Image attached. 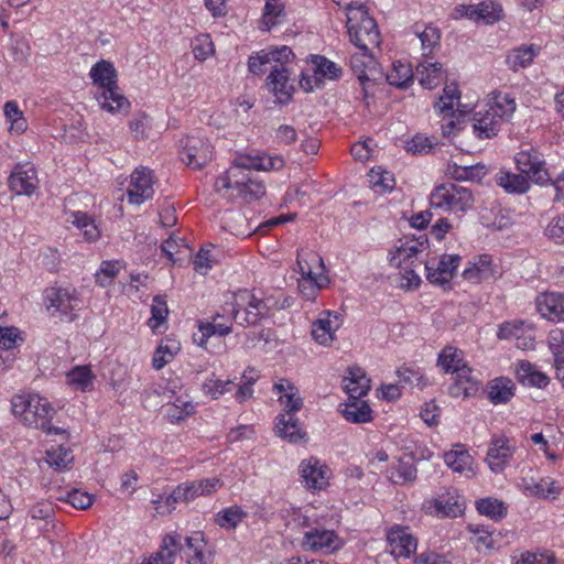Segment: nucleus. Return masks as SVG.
<instances>
[{
	"label": "nucleus",
	"mask_w": 564,
	"mask_h": 564,
	"mask_svg": "<svg viewBox=\"0 0 564 564\" xmlns=\"http://www.w3.org/2000/svg\"><path fill=\"white\" fill-rule=\"evenodd\" d=\"M310 258L312 262L317 263L319 273L307 278H301L299 280V291L305 300L314 302L318 292L329 284V279L325 274V265L322 257L318 254H311Z\"/></svg>",
	"instance_id": "21"
},
{
	"label": "nucleus",
	"mask_w": 564,
	"mask_h": 564,
	"mask_svg": "<svg viewBox=\"0 0 564 564\" xmlns=\"http://www.w3.org/2000/svg\"><path fill=\"white\" fill-rule=\"evenodd\" d=\"M35 527L39 534L50 532L55 528V509L51 501L41 500L29 507L25 529Z\"/></svg>",
	"instance_id": "15"
},
{
	"label": "nucleus",
	"mask_w": 564,
	"mask_h": 564,
	"mask_svg": "<svg viewBox=\"0 0 564 564\" xmlns=\"http://www.w3.org/2000/svg\"><path fill=\"white\" fill-rule=\"evenodd\" d=\"M516 378L523 386L539 389L550 383L549 377L528 360H521L516 365Z\"/></svg>",
	"instance_id": "27"
},
{
	"label": "nucleus",
	"mask_w": 564,
	"mask_h": 564,
	"mask_svg": "<svg viewBox=\"0 0 564 564\" xmlns=\"http://www.w3.org/2000/svg\"><path fill=\"white\" fill-rule=\"evenodd\" d=\"M344 545L343 540L334 530H328L322 527H310L303 533L300 542L302 550L306 552H324L333 553Z\"/></svg>",
	"instance_id": "8"
},
{
	"label": "nucleus",
	"mask_w": 564,
	"mask_h": 564,
	"mask_svg": "<svg viewBox=\"0 0 564 564\" xmlns=\"http://www.w3.org/2000/svg\"><path fill=\"white\" fill-rule=\"evenodd\" d=\"M442 116L441 120V130L444 137L455 135L460 129L462 123H464V116L457 115L455 110H452V113H440Z\"/></svg>",
	"instance_id": "56"
},
{
	"label": "nucleus",
	"mask_w": 564,
	"mask_h": 564,
	"mask_svg": "<svg viewBox=\"0 0 564 564\" xmlns=\"http://www.w3.org/2000/svg\"><path fill=\"white\" fill-rule=\"evenodd\" d=\"M8 183L10 189L17 195L31 196L39 184L34 165L31 163L17 164L9 176Z\"/></svg>",
	"instance_id": "17"
},
{
	"label": "nucleus",
	"mask_w": 564,
	"mask_h": 564,
	"mask_svg": "<svg viewBox=\"0 0 564 564\" xmlns=\"http://www.w3.org/2000/svg\"><path fill=\"white\" fill-rule=\"evenodd\" d=\"M462 261L458 254H443L438 260L432 258L424 262L426 280L438 286L449 285Z\"/></svg>",
	"instance_id": "10"
},
{
	"label": "nucleus",
	"mask_w": 564,
	"mask_h": 564,
	"mask_svg": "<svg viewBox=\"0 0 564 564\" xmlns=\"http://www.w3.org/2000/svg\"><path fill=\"white\" fill-rule=\"evenodd\" d=\"M437 365L445 373H464L473 372V369L464 360V351L453 346H446L438 354Z\"/></svg>",
	"instance_id": "24"
},
{
	"label": "nucleus",
	"mask_w": 564,
	"mask_h": 564,
	"mask_svg": "<svg viewBox=\"0 0 564 564\" xmlns=\"http://www.w3.org/2000/svg\"><path fill=\"white\" fill-rule=\"evenodd\" d=\"M247 517V512L238 506L225 508L216 513L215 522L226 530H234Z\"/></svg>",
	"instance_id": "43"
},
{
	"label": "nucleus",
	"mask_w": 564,
	"mask_h": 564,
	"mask_svg": "<svg viewBox=\"0 0 564 564\" xmlns=\"http://www.w3.org/2000/svg\"><path fill=\"white\" fill-rule=\"evenodd\" d=\"M514 452L516 446L511 444L507 436H494L486 456V462L490 470L496 474L502 473Z\"/></svg>",
	"instance_id": "16"
},
{
	"label": "nucleus",
	"mask_w": 564,
	"mask_h": 564,
	"mask_svg": "<svg viewBox=\"0 0 564 564\" xmlns=\"http://www.w3.org/2000/svg\"><path fill=\"white\" fill-rule=\"evenodd\" d=\"M236 191L237 196L246 203L258 200L265 195L264 184L252 177L250 171H242L239 175Z\"/></svg>",
	"instance_id": "28"
},
{
	"label": "nucleus",
	"mask_w": 564,
	"mask_h": 564,
	"mask_svg": "<svg viewBox=\"0 0 564 564\" xmlns=\"http://www.w3.org/2000/svg\"><path fill=\"white\" fill-rule=\"evenodd\" d=\"M349 64L360 84L365 86V84L370 80L367 72L375 65V58L371 54V50L360 51L352 54Z\"/></svg>",
	"instance_id": "38"
},
{
	"label": "nucleus",
	"mask_w": 564,
	"mask_h": 564,
	"mask_svg": "<svg viewBox=\"0 0 564 564\" xmlns=\"http://www.w3.org/2000/svg\"><path fill=\"white\" fill-rule=\"evenodd\" d=\"M221 481L217 477L183 482L176 486L165 498L167 511L175 508L178 502L188 503L200 496H208L218 490Z\"/></svg>",
	"instance_id": "6"
},
{
	"label": "nucleus",
	"mask_w": 564,
	"mask_h": 564,
	"mask_svg": "<svg viewBox=\"0 0 564 564\" xmlns=\"http://www.w3.org/2000/svg\"><path fill=\"white\" fill-rule=\"evenodd\" d=\"M347 29L351 43L359 51L371 50L380 44V32L375 19H372L366 7L357 8L347 13Z\"/></svg>",
	"instance_id": "4"
},
{
	"label": "nucleus",
	"mask_w": 564,
	"mask_h": 564,
	"mask_svg": "<svg viewBox=\"0 0 564 564\" xmlns=\"http://www.w3.org/2000/svg\"><path fill=\"white\" fill-rule=\"evenodd\" d=\"M12 412L21 422L33 429L42 430L47 435H58L64 430L53 426L51 421L55 414L51 403L40 394H17L11 401Z\"/></svg>",
	"instance_id": "1"
},
{
	"label": "nucleus",
	"mask_w": 564,
	"mask_h": 564,
	"mask_svg": "<svg viewBox=\"0 0 564 564\" xmlns=\"http://www.w3.org/2000/svg\"><path fill=\"white\" fill-rule=\"evenodd\" d=\"M486 391L492 404H506L514 395L516 386L510 378L498 377L487 383Z\"/></svg>",
	"instance_id": "29"
},
{
	"label": "nucleus",
	"mask_w": 564,
	"mask_h": 564,
	"mask_svg": "<svg viewBox=\"0 0 564 564\" xmlns=\"http://www.w3.org/2000/svg\"><path fill=\"white\" fill-rule=\"evenodd\" d=\"M530 180L520 174L511 172H499L497 175V184L509 194H524L530 189Z\"/></svg>",
	"instance_id": "32"
},
{
	"label": "nucleus",
	"mask_w": 564,
	"mask_h": 564,
	"mask_svg": "<svg viewBox=\"0 0 564 564\" xmlns=\"http://www.w3.org/2000/svg\"><path fill=\"white\" fill-rule=\"evenodd\" d=\"M516 564H555V557L552 554L524 552Z\"/></svg>",
	"instance_id": "64"
},
{
	"label": "nucleus",
	"mask_w": 564,
	"mask_h": 564,
	"mask_svg": "<svg viewBox=\"0 0 564 564\" xmlns=\"http://www.w3.org/2000/svg\"><path fill=\"white\" fill-rule=\"evenodd\" d=\"M343 382L349 400L360 399L367 395L370 390V379L359 366L349 367Z\"/></svg>",
	"instance_id": "22"
},
{
	"label": "nucleus",
	"mask_w": 564,
	"mask_h": 564,
	"mask_svg": "<svg viewBox=\"0 0 564 564\" xmlns=\"http://www.w3.org/2000/svg\"><path fill=\"white\" fill-rule=\"evenodd\" d=\"M338 327V316L330 311H324L312 325V336L318 344L326 346L333 341Z\"/></svg>",
	"instance_id": "26"
},
{
	"label": "nucleus",
	"mask_w": 564,
	"mask_h": 564,
	"mask_svg": "<svg viewBox=\"0 0 564 564\" xmlns=\"http://www.w3.org/2000/svg\"><path fill=\"white\" fill-rule=\"evenodd\" d=\"M271 302L272 297L261 299L247 289L238 290L227 301L228 313L241 326H257L269 316Z\"/></svg>",
	"instance_id": "3"
},
{
	"label": "nucleus",
	"mask_w": 564,
	"mask_h": 564,
	"mask_svg": "<svg viewBox=\"0 0 564 564\" xmlns=\"http://www.w3.org/2000/svg\"><path fill=\"white\" fill-rule=\"evenodd\" d=\"M479 21L492 24L502 18V8L494 1L478 3Z\"/></svg>",
	"instance_id": "57"
},
{
	"label": "nucleus",
	"mask_w": 564,
	"mask_h": 564,
	"mask_svg": "<svg viewBox=\"0 0 564 564\" xmlns=\"http://www.w3.org/2000/svg\"><path fill=\"white\" fill-rule=\"evenodd\" d=\"M313 63L315 65V73L329 79H337L341 75V68L334 62L329 61L325 56L314 55Z\"/></svg>",
	"instance_id": "52"
},
{
	"label": "nucleus",
	"mask_w": 564,
	"mask_h": 564,
	"mask_svg": "<svg viewBox=\"0 0 564 564\" xmlns=\"http://www.w3.org/2000/svg\"><path fill=\"white\" fill-rule=\"evenodd\" d=\"M58 500L72 505L75 509L86 510L93 505L94 497L79 489H73L68 491L65 497L58 498Z\"/></svg>",
	"instance_id": "55"
},
{
	"label": "nucleus",
	"mask_w": 564,
	"mask_h": 564,
	"mask_svg": "<svg viewBox=\"0 0 564 564\" xmlns=\"http://www.w3.org/2000/svg\"><path fill=\"white\" fill-rule=\"evenodd\" d=\"M503 120L491 113L488 109H479L473 117V130L478 139H490L496 137Z\"/></svg>",
	"instance_id": "23"
},
{
	"label": "nucleus",
	"mask_w": 564,
	"mask_h": 564,
	"mask_svg": "<svg viewBox=\"0 0 564 564\" xmlns=\"http://www.w3.org/2000/svg\"><path fill=\"white\" fill-rule=\"evenodd\" d=\"M390 480L397 485L412 484L417 476V469L412 462V458H400L395 466L389 470Z\"/></svg>",
	"instance_id": "39"
},
{
	"label": "nucleus",
	"mask_w": 564,
	"mask_h": 564,
	"mask_svg": "<svg viewBox=\"0 0 564 564\" xmlns=\"http://www.w3.org/2000/svg\"><path fill=\"white\" fill-rule=\"evenodd\" d=\"M340 412L351 423H367L372 420L370 406L365 401H360V399L345 403Z\"/></svg>",
	"instance_id": "37"
},
{
	"label": "nucleus",
	"mask_w": 564,
	"mask_h": 564,
	"mask_svg": "<svg viewBox=\"0 0 564 564\" xmlns=\"http://www.w3.org/2000/svg\"><path fill=\"white\" fill-rule=\"evenodd\" d=\"M94 375L88 366H76L67 372V381L75 389L89 391L93 388Z\"/></svg>",
	"instance_id": "44"
},
{
	"label": "nucleus",
	"mask_w": 564,
	"mask_h": 564,
	"mask_svg": "<svg viewBox=\"0 0 564 564\" xmlns=\"http://www.w3.org/2000/svg\"><path fill=\"white\" fill-rule=\"evenodd\" d=\"M267 86L279 104L286 105L292 100L294 86L290 82V72L285 66H272L267 78Z\"/></svg>",
	"instance_id": "20"
},
{
	"label": "nucleus",
	"mask_w": 564,
	"mask_h": 564,
	"mask_svg": "<svg viewBox=\"0 0 564 564\" xmlns=\"http://www.w3.org/2000/svg\"><path fill=\"white\" fill-rule=\"evenodd\" d=\"M153 174L148 167L135 169L130 177L128 200L130 204L141 205L153 197Z\"/></svg>",
	"instance_id": "13"
},
{
	"label": "nucleus",
	"mask_w": 564,
	"mask_h": 564,
	"mask_svg": "<svg viewBox=\"0 0 564 564\" xmlns=\"http://www.w3.org/2000/svg\"><path fill=\"white\" fill-rule=\"evenodd\" d=\"M474 205L470 189L456 184H442L430 195V206L436 209L466 212Z\"/></svg>",
	"instance_id": "5"
},
{
	"label": "nucleus",
	"mask_w": 564,
	"mask_h": 564,
	"mask_svg": "<svg viewBox=\"0 0 564 564\" xmlns=\"http://www.w3.org/2000/svg\"><path fill=\"white\" fill-rule=\"evenodd\" d=\"M279 436L291 443H299L304 437L299 420L294 415H279L276 417Z\"/></svg>",
	"instance_id": "36"
},
{
	"label": "nucleus",
	"mask_w": 564,
	"mask_h": 564,
	"mask_svg": "<svg viewBox=\"0 0 564 564\" xmlns=\"http://www.w3.org/2000/svg\"><path fill=\"white\" fill-rule=\"evenodd\" d=\"M387 541L395 557L410 558L416 551L417 540L406 525L395 524L387 531Z\"/></svg>",
	"instance_id": "18"
},
{
	"label": "nucleus",
	"mask_w": 564,
	"mask_h": 564,
	"mask_svg": "<svg viewBox=\"0 0 564 564\" xmlns=\"http://www.w3.org/2000/svg\"><path fill=\"white\" fill-rule=\"evenodd\" d=\"M444 460L456 473L462 474L471 469L473 457L460 445H457L456 449L445 453Z\"/></svg>",
	"instance_id": "42"
},
{
	"label": "nucleus",
	"mask_w": 564,
	"mask_h": 564,
	"mask_svg": "<svg viewBox=\"0 0 564 564\" xmlns=\"http://www.w3.org/2000/svg\"><path fill=\"white\" fill-rule=\"evenodd\" d=\"M425 513L438 518H457L463 514L465 505L459 496L452 492L443 494L423 502Z\"/></svg>",
	"instance_id": "14"
},
{
	"label": "nucleus",
	"mask_w": 564,
	"mask_h": 564,
	"mask_svg": "<svg viewBox=\"0 0 564 564\" xmlns=\"http://www.w3.org/2000/svg\"><path fill=\"white\" fill-rule=\"evenodd\" d=\"M185 545L187 549L194 552V558L199 564H206V557L204 553V549L206 546V541L204 538V533L200 531L194 532L191 536L185 539Z\"/></svg>",
	"instance_id": "59"
},
{
	"label": "nucleus",
	"mask_w": 564,
	"mask_h": 564,
	"mask_svg": "<svg viewBox=\"0 0 564 564\" xmlns=\"http://www.w3.org/2000/svg\"><path fill=\"white\" fill-rule=\"evenodd\" d=\"M414 79V73L412 66L409 63L395 61L392 64V68L387 74V82L391 86L397 88H408Z\"/></svg>",
	"instance_id": "33"
},
{
	"label": "nucleus",
	"mask_w": 564,
	"mask_h": 564,
	"mask_svg": "<svg viewBox=\"0 0 564 564\" xmlns=\"http://www.w3.org/2000/svg\"><path fill=\"white\" fill-rule=\"evenodd\" d=\"M246 171L245 167L240 166L239 158L235 160L228 171L218 176L215 181V189L220 193L223 189H236L238 184L239 175Z\"/></svg>",
	"instance_id": "47"
},
{
	"label": "nucleus",
	"mask_w": 564,
	"mask_h": 564,
	"mask_svg": "<svg viewBox=\"0 0 564 564\" xmlns=\"http://www.w3.org/2000/svg\"><path fill=\"white\" fill-rule=\"evenodd\" d=\"M45 300L48 303V310L54 307L61 313L62 318L73 322L76 318L74 311L79 305V299L76 291L65 288H51L45 291Z\"/></svg>",
	"instance_id": "12"
},
{
	"label": "nucleus",
	"mask_w": 564,
	"mask_h": 564,
	"mask_svg": "<svg viewBox=\"0 0 564 564\" xmlns=\"http://www.w3.org/2000/svg\"><path fill=\"white\" fill-rule=\"evenodd\" d=\"M536 307L542 316L550 321H564V294L542 293L536 297Z\"/></svg>",
	"instance_id": "25"
},
{
	"label": "nucleus",
	"mask_w": 564,
	"mask_h": 564,
	"mask_svg": "<svg viewBox=\"0 0 564 564\" xmlns=\"http://www.w3.org/2000/svg\"><path fill=\"white\" fill-rule=\"evenodd\" d=\"M193 54L198 61H205L214 52V44L209 35L197 36L193 42Z\"/></svg>",
	"instance_id": "60"
},
{
	"label": "nucleus",
	"mask_w": 564,
	"mask_h": 564,
	"mask_svg": "<svg viewBox=\"0 0 564 564\" xmlns=\"http://www.w3.org/2000/svg\"><path fill=\"white\" fill-rule=\"evenodd\" d=\"M178 550H181L180 535L177 533L166 534L160 550L150 558L160 564H174Z\"/></svg>",
	"instance_id": "34"
},
{
	"label": "nucleus",
	"mask_w": 564,
	"mask_h": 564,
	"mask_svg": "<svg viewBox=\"0 0 564 564\" xmlns=\"http://www.w3.org/2000/svg\"><path fill=\"white\" fill-rule=\"evenodd\" d=\"M120 268L119 261H102L96 273L97 283L104 288L108 286L111 284L112 279L119 273Z\"/></svg>",
	"instance_id": "58"
},
{
	"label": "nucleus",
	"mask_w": 564,
	"mask_h": 564,
	"mask_svg": "<svg viewBox=\"0 0 564 564\" xmlns=\"http://www.w3.org/2000/svg\"><path fill=\"white\" fill-rule=\"evenodd\" d=\"M476 510L481 516L499 521L507 516L508 507L502 500L487 497L476 501Z\"/></svg>",
	"instance_id": "40"
},
{
	"label": "nucleus",
	"mask_w": 564,
	"mask_h": 564,
	"mask_svg": "<svg viewBox=\"0 0 564 564\" xmlns=\"http://www.w3.org/2000/svg\"><path fill=\"white\" fill-rule=\"evenodd\" d=\"M288 391L280 397V401L284 405L285 413L283 415H294L303 406V399L300 397L297 389L286 381Z\"/></svg>",
	"instance_id": "51"
},
{
	"label": "nucleus",
	"mask_w": 564,
	"mask_h": 564,
	"mask_svg": "<svg viewBox=\"0 0 564 564\" xmlns=\"http://www.w3.org/2000/svg\"><path fill=\"white\" fill-rule=\"evenodd\" d=\"M234 319L228 313L227 302L221 307V313H216L213 317V324L216 326L218 336H226L232 332L230 321Z\"/></svg>",
	"instance_id": "61"
},
{
	"label": "nucleus",
	"mask_w": 564,
	"mask_h": 564,
	"mask_svg": "<svg viewBox=\"0 0 564 564\" xmlns=\"http://www.w3.org/2000/svg\"><path fill=\"white\" fill-rule=\"evenodd\" d=\"M545 235L556 243H564V215L550 221L545 228Z\"/></svg>",
	"instance_id": "63"
},
{
	"label": "nucleus",
	"mask_w": 564,
	"mask_h": 564,
	"mask_svg": "<svg viewBox=\"0 0 564 564\" xmlns=\"http://www.w3.org/2000/svg\"><path fill=\"white\" fill-rule=\"evenodd\" d=\"M516 107V100L510 97V95L502 94L500 91L494 93L492 98L486 105V109H488L491 113L496 112L497 117L503 121L511 118Z\"/></svg>",
	"instance_id": "35"
},
{
	"label": "nucleus",
	"mask_w": 564,
	"mask_h": 564,
	"mask_svg": "<svg viewBox=\"0 0 564 564\" xmlns=\"http://www.w3.org/2000/svg\"><path fill=\"white\" fill-rule=\"evenodd\" d=\"M181 160L192 169H202L213 159V145L203 137H187L181 141Z\"/></svg>",
	"instance_id": "9"
},
{
	"label": "nucleus",
	"mask_w": 564,
	"mask_h": 564,
	"mask_svg": "<svg viewBox=\"0 0 564 564\" xmlns=\"http://www.w3.org/2000/svg\"><path fill=\"white\" fill-rule=\"evenodd\" d=\"M517 169L531 182L546 185L552 181L544 156L534 148L521 150L514 156Z\"/></svg>",
	"instance_id": "7"
},
{
	"label": "nucleus",
	"mask_w": 564,
	"mask_h": 564,
	"mask_svg": "<svg viewBox=\"0 0 564 564\" xmlns=\"http://www.w3.org/2000/svg\"><path fill=\"white\" fill-rule=\"evenodd\" d=\"M180 350L178 343L166 339L165 341H161L159 347L153 354L152 366L154 369L160 370L165 365H167L176 352Z\"/></svg>",
	"instance_id": "45"
},
{
	"label": "nucleus",
	"mask_w": 564,
	"mask_h": 564,
	"mask_svg": "<svg viewBox=\"0 0 564 564\" xmlns=\"http://www.w3.org/2000/svg\"><path fill=\"white\" fill-rule=\"evenodd\" d=\"M527 490L530 495L539 498H555L560 495V488L554 480L541 479L539 482L528 485Z\"/></svg>",
	"instance_id": "54"
},
{
	"label": "nucleus",
	"mask_w": 564,
	"mask_h": 564,
	"mask_svg": "<svg viewBox=\"0 0 564 564\" xmlns=\"http://www.w3.org/2000/svg\"><path fill=\"white\" fill-rule=\"evenodd\" d=\"M72 224L83 231L88 241H95L99 238L100 231L94 219L84 212H75L72 214Z\"/></svg>",
	"instance_id": "46"
},
{
	"label": "nucleus",
	"mask_w": 564,
	"mask_h": 564,
	"mask_svg": "<svg viewBox=\"0 0 564 564\" xmlns=\"http://www.w3.org/2000/svg\"><path fill=\"white\" fill-rule=\"evenodd\" d=\"M415 34L421 41L423 56L427 57L434 47L440 45L441 31L433 25H426L422 31L416 28Z\"/></svg>",
	"instance_id": "48"
},
{
	"label": "nucleus",
	"mask_w": 564,
	"mask_h": 564,
	"mask_svg": "<svg viewBox=\"0 0 564 564\" xmlns=\"http://www.w3.org/2000/svg\"><path fill=\"white\" fill-rule=\"evenodd\" d=\"M536 55V50L533 45L521 46L510 51L507 55L506 63L510 69L517 72L520 68L529 66Z\"/></svg>",
	"instance_id": "41"
},
{
	"label": "nucleus",
	"mask_w": 564,
	"mask_h": 564,
	"mask_svg": "<svg viewBox=\"0 0 564 564\" xmlns=\"http://www.w3.org/2000/svg\"><path fill=\"white\" fill-rule=\"evenodd\" d=\"M240 166L245 167L246 171H279L285 162L280 155H260V156H239Z\"/></svg>",
	"instance_id": "31"
},
{
	"label": "nucleus",
	"mask_w": 564,
	"mask_h": 564,
	"mask_svg": "<svg viewBox=\"0 0 564 564\" xmlns=\"http://www.w3.org/2000/svg\"><path fill=\"white\" fill-rule=\"evenodd\" d=\"M419 83L426 89H433L437 87L445 77V70L443 65L438 62L424 61L419 63L415 73Z\"/></svg>",
	"instance_id": "30"
},
{
	"label": "nucleus",
	"mask_w": 564,
	"mask_h": 564,
	"mask_svg": "<svg viewBox=\"0 0 564 564\" xmlns=\"http://www.w3.org/2000/svg\"><path fill=\"white\" fill-rule=\"evenodd\" d=\"M460 93L458 90L457 85L451 84L446 85L443 89V95L438 98V100L434 104V109L438 113H452L454 110L455 100H459Z\"/></svg>",
	"instance_id": "49"
},
{
	"label": "nucleus",
	"mask_w": 564,
	"mask_h": 564,
	"mask_svg": "<svg viewBox=\"0 0 564 564\" xmlns=\"http://www.w3.org/2000/svg\"><path fill=\"white\" fill-rule=\"evenodd\" d=\"M169 315L167 302L164 295H155L151 305V318L149 325L155 329L162 325Z\"/></svg>",
	"instance_id": "50"
},
{
	"label": "nucleus",
	"mask_w": 564,
	"mask_h": 564,
	"mask_svg": "<svg viewBox=\"0 0 564 564\" xmlns=\"http://www.w3.org/2000/svg\"><path fill=\"white\" fill-rule=\"evenodd\" d=\"M3 111L7 120L11 123V130H15L18 133L25 130L26 121L15 101H7Z\"/></svg>",
	"instance_id": "53"
},
{
	"label": "nucleus",
	"mask_w": 564,
	"mask_h": 564,
	"mask_svg": "<svg viewBox=\"0 0 564 564\" xmlns=\"http://www.w3.org/2000/svg\"><path fill=\"white\" fill-rule=\"evenodd\" d=\"M429 248V239L425 234H420L417 237H405L400 246L395 247L394 252H389V261L391 265L401 268L402 265H414L417 256Z\"/></svg>",
	"instance_id": "11"
},
{
	"label": "nucleus",
	"mask_w": 564,
	"mask_h": 564,
	"mask_svg": "<svg viewBox=\"0 0 564 564\" xmlns=\"http://www.w3.org/2000/svg\"><path fill=\"white\" fill-rule=\"evenodd\" d=\"M549 347L555 359L564 362V332L561 329L552 330L547 338Z\"/></svg>",
	"instance_id": "62"
},
{
	"label": "nucleus",
	"mask_w": 564,
	"mask_h": 564,
	"mask_svg": "<svg viewBox=\"0 0 564 564\" xmlns=\"http://www.w3.org/2000/svg\"><path fill=\"white\" fill-rule=\"evenodd\" d=\"M299 471L302 482L307 489L321 490L328 484L329 468L315 457L303 459Z\"/></svg>",
	"instance_id": "19"
},
{
	"label": "nucleus",
	"mask_w": 564,
	"mask_h": 564,
	"mask_svg": "<svg viewBox=\"0 0 564 564\" xmlns=\"http://www.w3.org/2000/svg\"><path fill=\"white\" fill-rule=\"evenodd\" d=\"M89 76L98 86L96 99L102 109L113 113L129 108L128 99L119 93L117 70L112 63L105 59L97 62L90 68Z\"/></svg>",
	"instance_id": "2"
}]
</instances>
